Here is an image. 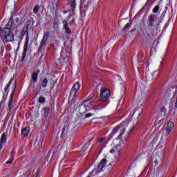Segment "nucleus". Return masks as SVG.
I'll return each mask as SVG.
<instances>
[{
	"instance_id": "nucleus-1",
	"label": "nucleus",
	"mask_w": 177,
	"mask_h": 177,
	"mask_svg": "<svg viewBox=\"0 0 177 177\" xmlns=\"http://www.w3.org/2000/svg\"><path fill=\"white\" fill-rule=\"evenodd\" d=\"M0 37L4 40V42H13L15 41V35L12 30L8 28H3L0 33Z\"/></svg>"
},
{
	"instance_id": "nucleus-2",
	"label": "nucleus",
	"mask_w": 177,
	"mask_h": 177,
	"mask_svg": "<svg viewBox=\"0 0 177 177\" xmlns=\"http://www.w3.org/2000/svg\"><path fill=\"white\" fill-rule=\"evenodd\" d=\"M125 124H124V123L122 124H119L113 129V131L111 135V136H114V135H115L117 132H120L117 139H118L119 140H122L123 138H124V139H127L126 136H122L125 133Z\"/></svg>"
},
{
	"instance_id": "nucleus-3",
	"label": "nucleus",
	"mask_w": 177,
	"mask_h": 177,
	"mask_svg": "<svg viewBox=\"0 0 177 177\" xmlns=\"http://www.w3.org/2000/svg\"><path fill=\"white\" fill-rule=\"evenodd\" d=\"M91 104V103L89 101L84 102L80 104L78 108L80 114H85L86 111H91V107L89 106Z\"/></svg>"
},
{
	"instance_id": "nucleus-4",
	"label": "nucleus",
	"mask_w": 177,
	"mask_h": 177,
	"mask_svg": "<svg viewBox=\"0 0 177 177\" xmlns=\"http://www.w3.org/2000/svg\"><path fill=\"white\" fill-rule=\"evenodd\" d=\"M80 88L81 86L80 85V83L78 82L75 83L71 90L69 99L70 97H73V99L74 97H77V93L80 91Z\"/></svg>"
},
{
	"instance_id": "nucleus-5",
	"label": "nucleus",
	"mask_w": 177,
	"mask_h": 177,
	"mask_svg": "<svg viewBox=\"0 0 177 177\" xmlns=\"http://www.w3.org/2000/svg\"><path fill=\"white\" fill-rule=\"evenodd\" d=\"M110 153L111 154H114L115 158H120V156H121L122 153V147L121 145H118L114 147L112 149L110 150Z\"/></svg>"
},
{
	"instance_id": "nucleus-6",
	"label": "nucleus",
	"mask_w": 177,
	"mask_h": 177,
	"mask_svg": "<svg viewBox=\"0 0 177 177\" xmlns=\"http://www.w3.org/2000/svg\"><path fill=\"white\" fill-rule=\"evenodd\" d=\"M156 20H157V16L154 15L153 14H151L149 15L147 23L149 30H151V28L154 27Z\"/></svg>"
},
{
	"instance_id": "nucleus-7",
	"label": "nucleus",
	"mask_w": 177,
	"mask_h": 177,
	"mask_svg": "<svg viewBox=\"0 0 177 177\" xmlns=\"http://www.w3.org/2000/svg\"><path fill=\"white\" fill-rule=\"evenodd\" d=\"M49 34H50L49 31H47L44 33L41 41L40 43V46L39 47V51L42 49V48H44V46H45V45H46V44H48V42H49Z\"/></svg>"
},
{
	"instance_id": "nucleus-8",
	"label": "nucleus",
	"mask_w": 177,
	"mask_h": 177,
	"mask_svg": "<svg viewBox=\"0 0 177 177\" xmlns=\"http://www.w3.org/2000/svg\"><path fill=\"white\" fill-rule=\"evenodd\" d=\"M73 15H70L68 18L62 21L63 28L65 30L66 34H71V29L68 28V21Z\"/></svg>"
},
{
	"instance_id": "nucleus-9",
	"label": "nucleus",
	"mask_w": 177,
	"mask_h": 177,
	"mask_svg": "<svg viewBox=\"0 0 177 177\" xmlns=\"http://www.w3.org/2000/svg\"><path fill=\"white\" fill-rule=\"evenodd\" d=\"M106 162H107L106 159H102L100 162V163L98 165L97 168L94 169L92 171V174L95 172V174H99V172H102V170L103 169L104 167H106Z\"/></svg>"
},
{
	"instance_id": "nucleus-10",
	"label": "nucleus",
	"mask_w": 177,
	"mask_h": 177,
	"mask_svg": "<svg viewBox=\"0 0 177 177\" xmlns=\"http://www.w3.org/2000/svg\"><path fill=\"white\" fill-rule=\"evenodd\" d=\"M110 94L111 93L109 89L103 90L100 94V99L103 102H106V100H109V98L110 97Z\"/></svg>"
},
{
	"instance_id": "nucleus-11",
	"label": "nucleus",
	"mask_w": 177,
	"mask_h": 177,
	"mask_svg": "<svg viewBox=\"0 0 177 177\" xmlns=\"http://www.w3.org/2000/svg\"><path fill=\"white\" fill-rule=\"evenodd\" d=\"M28 35H26V41L24 46V51L22 53V60H24V58L26 57V55H27V50L28 49V41H29Z\"/></svg>"
},
{
	"instance_id": "nucleus-12",
	"label": "nucleus",
	"mask_w": 177,
	"mask_h": 177,
	"mask_svg": "<svg viewBox=\"0 0 177 177\" xmlns=\"http://www.w3.org/2000/svg\"><path fill=\"white\" fill-rule=\"evenodd\" d=\"M15 91H16V85H15L12 92L10 95V100L8 102V110L9 111H12V108L13 107V96H15Z\"/></svg>"
},
{
	"instance_id": "nucleus-13",
	"label": "nucleus",
	"mask_w": 177,
	"mask_h": 177,
	"mask_svg": "<svg viewBox=\"0 0 177 177\" xmlns=\"http://www.w3.org/2000/svg\"><path fill=\"white\" fill-rule=\"evenodd\" d=\"M172 129H174V122H167V127H166V132L167 135H169V133L172 132Z\"/></svg>"
},
{
	"instance_id": "nucleus-14",
	"label": "nucleus",
	"mask_w": 177,
	"mask_h": 177,
	"mask_svg": "<svg viewBox=\"0 0 177 177\" xmlns=\"http://www.w3.org/2000/svg\"><path fill=\"white\" fill-rule=\"evenodd\" d=\"M68 2L71 6V8L72 9V12H74V10H75V6H76V3H75V0H68Z\"/></svg>"
},
{
	"instance_id": "nucleus-15",
	"label": "nucleus",
	"mask_w": 177,
	"mask_h": 177,
	"mask_svg": "<svg viewBox=\"0 0 177 177\" xmlns=\"http://www.w3.org/2000/svg\"><path fill=\"white\" fill-rule=\"evenodd\" d=\"M12 26H13V17H11L10 18L9 21L8 22L4 28H8V30H10V28H12Z\"/></svg>"
},
{
	"instance_id": "nucleus-16",
	"label": "nucleus",
	"mask_w": 177,
	"mask_h": 177,
	"mask_svg": "<svg viewBox=\"0 0 177 177\" xmlns=\"http://www.w3.org/2000/svg\"><path fill=\"white\" fill-rule=\"evenodd\" d=\"M21 132L24 136H27L30 133V127H25L22 129Z\"/></svg>"
},
{
	"instance_id": "nucleus-17",
	"label": "nucleus",
	"mask_w": 177,
	"mask_h": 177,
	"mask_svg": "<svg viewBox=\"0 0 177 177\" xmlns=\"http://www.w3.org/2000/svg\"><path fill=\"white\" fill-rule=\"evenodd\" d=\"M32 80L33 81V84H37V81H38V73H33L32 74Z\"/></svg>"
},
{
	"instance_id": "nucleus-18",
	"label": "nucleus",
	"mask_w": 177,
	"mask_h": 177,
	"mask_svg": "<svg viewBox=\"0 0 177 177\" xmlns=\"http://www.w3.org/2000/svg\"><path fill=\"white\" fill-rule=\"evenodd\" d=\"M68 132V126H64V128L62 129V132L61 134L62 138H63L64 135H66Z\"/></svg>"
},
{
	"instance_id": "nucleus-19",
	"label": "nucleus",
	"mask_w": 177,
	"mask_h": 177,
	"mask_svg": "<svg viewBox=\"0 0 177 177\" xmlns=\"http://www.w3.org/2000/svg\"><path fill=\"white\" fill-rule=\"evenodd\" d=\"M12 82H13V79H11L10 80L9 83L7 84V86H6V88L4 89V92H7V93H9V88H10Z\"/></svg>"
},
{
	"instance_id": "nucleus-20",
	"label": "nucleus",
	"mask_w": 177,
	"mask_h": 177,
	"mask_svg": "<svg viewBox=\"0 0 177 177\" xmlns=\"http://www.w3.org/2000/svg\"><path fill=\"white\" fill-rule=\"evenodd\" d=\"M41 86H42V88H46V86H48V79L45 78L41 82Z\"/></svg>"
},
{
	"instance_id": "nucleus-21",
	"label": "nucleus",
	"mask_w": 177,
	"mask_h": 177,
	"mask_svg": "<svg viewBox=\"0 0 177 177\" xmlns=\"http://www.w3.org/2000/svg\"><path fill=\"white\" fill-rule=\"evenodd\" d=\"M6 142V133H3L1 136L0 142L5 143Z\"/></svg>"
},
{
	"instance_id": "nucleus-22",
	"label": "nucleus",
	"mask_w": 177,
	"mask_h": 177,
	"mask_svg": "<svg viewBox=\"0 0 177 177\" xmlns=\"http://www.w3.org/2000/svg\"><path fill=\"white\" fill-rule=\"evenodd\" d=\"M49 111H50L49 108H45L44 109V117H45V118H47L48 115H49Z\"/></svg>"
},
{
	"instance_id": "nucleus-23",
	"label": "nucleus",
	"mask_w": 177,
	"mask_h": 177,
	"mask_svg": "<svg viewBox=\"0 0 177 177\" xmlns=\"http://www.w3.org/2000/svg\"><path fill=\"white\" fill-rule=\"evenodd\" d=\"M31 24H32V21L30 19H27L26 23V28H28V27H31Z\"/></svg>"
},
{
	"instance_id": "nucleus-24",
	"label": "nucleus",
	"mask_w": 177,
	"mask_h": 177,
	"mask_svg": "<svg viewBox=\"0 0 177 177\" xmlns=\"http://www.w3.org/2000/svg\"><path fill=\"white\" fill-rule=\"evenodd\" d=\"M39 11V6H35L33 8V13H35V15H37V13H38Z\"/></svg>"
},
{
	"instance_id": "nucleus-25",
	"label": "nucleus",
	"mask_w": 177,
	"mask_h": 177,
	"mask_svg": "<svg viewBox=\"0 0 177 177\" xmlns=\"http://www.w3.org/2000/svg\"><path fill=\"white\" fill-rule=\"evenodd\" d=\"M158 10H160V6H156L153 9V13H158Z\"/></svg>"
},
{
	"instance_id": "nucleus-26",
	"label": "nucleus",
	"mask_w": 177,
	"mask_h": 177,
	"mask_svg": "<svg viewBox=\"0 0 177 177\" xmlns=\"http://www.w3.org/2000/svg\"><path fill=\"white\" fill-rule=\"evenodd\" d=\"M161 136V131H158V133L156 134V138H153L154 142H157L158 140V138Z\"/></svg>"
},
{
	"instance_id": "nucleus-27",
	"label": "nucleus",
	"mask_w": 177,
	"mask_h": 177,
	"mask_svg": "<svg viewBox=\"0 0 177 177\" xmlns=\"http://www.w3.org/2000/svg\"><path fill=\"white\" fill-rule=\"evenodd\" d=\"M45 139V136L42 135L40 136V138H39V145H42V143H44V140Z\"/></svg>"
},
{
	"instance_id": "nucleus-28",
	"label": "nucleus",
	"mask_w": 177,
	"mask_h": 177,
	"mask_svg": "<svg viewBox=\"0 0 177 177\" xmlns=\"http://www.w3.org/2000/svg\"><path fill=\"white\" fill-rule=\"evenodd\" d=\"M39 103H45V97H40L39 98Z\"/></svg>"
},
{
	"instance_id": "nucleus-29",
	"label": "nucleus",
	"mask_w": 177,
	"mask_h": 177,
	"mask_svg": "<svg viewBox=\"0 0 177 177\" xmlns=\"http://www.w3.org/2000/svg\"><path fill=\"white\" fill-rule=\"evenodd\" d=\"M175 95H176V102H175L174 107H175V109H177V90H176V92L174 93V96H175Z\"/></svg>"
},
{
	"instance_id": "nucleus-30",
	"label": "nucleus",
	"mask_w": 177,
	"mask_h": 177,
	"mask_svg": "<svg viewBox=\"0 0 177 177\" xmlns=\"http://www.w3.org/2000/svg\"><path fill=\"white\" fill-rule=\"evenodd\" d=\"M129 29V24H127L125 25V26L123 28V31H128V30Z\"/></svg>"
},
{
	"instance_id": "nucleus-31",
	"label": "nucleus",
	"mask_w": 177,
	"mask_h": 177,
	"mask_svg": "<svg viewBox=\"0 0 177 177\" xmlns=\"http://www.w3.org/2000/svg\"><path fill=\"white\" fill-rule=\"evenodd\" d=\"M104 140V138H101L97 140V143H102Z\"/></svg>"
},
{
	"instance_id": "nucleus-32",
	"label": "nucleus",
	"mask_w": 177,
	"mask_h": 177,
	"mask_svg": "<svg viewBox=\"0 0 177 177\" xmlns=\"http://www.w3.org/2000/svg\"><path fill=\"white\" fill-rule=\"evenodd\" d=\"M61 59H64V50L61 51Z\"/></svg>"
},
{
	"instance_id": "nucleus-33",
	"label": "nucleus",
	"mask_w": 177,
	"mask_h": 177,
	"mask_svg": "<svg viewBox=\"0 0 177 177\" xmlns=\"http://www.w3.org/2000/svg\"><path fill=\"white\" fill-rule=\"evenodd\" d=\"M89 117H92V113H88L86 114L85 118H89Z\"/></svg>"
},
{
	"instance_id": "nucleus-34",
	"label": "nucleus",
	"mask_w": 177,
	"mask_h": 177,
	"mask_svg": "<svg viewBox=\"0 0 177 177\" xmlns=\"http://www.w3.org/2000/svg\"><path fill=\"white\" fill-rule=\"evenodd\" d=\"M13 160H14L13 158H10V160H8V161L6 162V164H12V162H13Z\"/></svg>"
},
{
	"instance_id": "nucleus-35",
	"label": "nucleus",
	"mask_w": 177,
	"mask_h": 177,
	"mask_svg": "<svg viewBox=\"0 0 177 177\" xmlns=\"http://www.w3.org/2000/svg\"><path fill=\"white\" fill-rule=\"evenodd\" d=\"M10 156H11V158H14L15 157V151H12L11 153H10Z\"/></svg>"
},
{
	"instance_id": "nucleus-36",
	"label": "nucleus",
	"mask_w": 177,
	"mask_h": 177,
	"mask_svg": "<svg viewBox=\"0 0 177 177\" xmlns=\"http://www.w3.org/2000/svg\"><path fill=\"white\" fill-rule=\"evenodd\" d=\"M3 147V143L0 142V151L2 150V148Z\"/></svg>"
},
{
	"instance_id": "nucleus-37",
	"label": "nucleus",
	"mask_w": 177,
	"mask_h": 177,
	"mask_svg": "<svg viewBox=\"0 0 177 177\" xmlns=\"http://www.w3.org/2000/svg\"><path fill=\"white\" fill-rule=\"evenodd\" d=\"M15 21H16V23H19V21H20V19L19 18H16Z\"/></svg>"
},
{
	"instance_id": "nucleus-38",
	"label": "nucleus",
	"mask_w": 177,
	"mask_h": 177,
	"mask_svg": "<svg viewBox=\"0 0 177 177\" xmlns=\"http://www.w3.org/2000/svg\"><path fill=\"white\" fill-rule=\"evenodd\" d=\"M68 12H70V10H64L63 11L64 15H66V13H68Z\"/></svg>"
},
{
	"instance_id": "nucleus-39",
	"label": "nucleus",
	"mask_w": 177,
	"mask_h": 177,
	"mask_svg": "<svg viewBox=\"0 0 177 177\" xmlns=\"http://www.w3.org/2000/svg\"><path fill=\"white\" fill-rule=\"evenodd\" d=\"M57 22H56V21H54L53 22V26L55 27V26H57Z\"/></svg>"
},
{
	"instance_id": "nucleus-40",
	"label": "nucleus",
	"mask_w": 177,
	"mask_h": 177,
	"mask_svg": "<svg viewBox=\"0 0 177 177\" xmlns=\"http://www.w3.org/2000/svg\"><path fill=\"white\" fill-rule=\"evenodd\" d=\"M2 31H3V30L2 29V27L0 26V34L2 32Z\"/></svg>"
},
{
	"instance_id": "nucleus-41",
	"label": "nucleus",
	"mask_w": 177,
	"mask_h": 177,
	"mask_svg": "<svg viewBox=\"0 0 177 177\" xmlns=\"http://www.w3.org/2000/svg\"><path fill=\"white\" fill-rule=\"evenodd\" d=\"M160 64H164V59L162 60V62H160Z\"/></svg>"
},
{
	"instance_id": "nucleus-42",
	"label": "nucleus",
	"mask_w": 177,
	"mask_h": 177,
	"mask_svg": "<svg viewBox=\"0 0 177 177\" xmlns=\"http://www.w3.org/2000/svg\"><path fill=\"white\" fill-rule=\"evenodd\" d=\"M38 73H39V70H37V74H38Z\"/></svg>"
},
{
	"instance_id": "nucleus-43",
	"label": "nucleus",
	"mask_w": 177,
	"mask_h": 177,
	"mask_svg": "<svg viewBox=\"0 0 177 177\" xmlns=\"http://www.w3.org/2000/svg\"><path fill=\"white\" fill-rule=\"evenodd\" d=\"M92 173H91L87 177H91V174Z\"/></svg>"
},
{
	"instance_id": "nucleus-44",
	"label": "nucleus",
	"mask_w": 177,
	"mask_h": 177,
	"mask_svg": "<svg viewBox=\"0 0 177 177\" xmlns=\"http://www.w3.org/2000/svg\"><path fill=\"white\" fill-rule=\"evenodd\" d=\"M146 31H150L149 29H147Z\"/></svg>"
},
{
	"instance_id": "nucleus-45",
	"label": "nucleus",
	"mask_w": 177,
	"mask_h": 177,
	"mask_svg": "<svg viewBox=\"0 0 177 177\" xmlns=\"http://www.w3.org/2000/svg\"><path fill=\"white\" fill-rule=\"evenodd\" d=\"M127 134L129 135V132H128Z\"/></svg>"
}]
</instances>
